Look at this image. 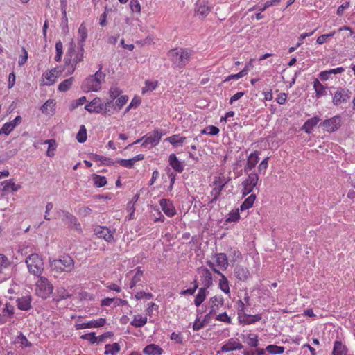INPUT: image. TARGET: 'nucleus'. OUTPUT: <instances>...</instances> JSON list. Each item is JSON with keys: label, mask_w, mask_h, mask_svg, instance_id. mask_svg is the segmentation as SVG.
<instances>
[{"label": "nucleus", "mask_w": 355, "mask_h": 355, "mask_svg": "<svg viewBox=\"0 0 355 355\" xmlns=\"http://www.w3.org/2000/svg\"><path fill=\"white\" fill-rule=\"evenodd\" d=\"M84 53L85 50L83 46H79L76 47L74 41H71L64 58L65 65L71 68V71H69V73H73L77 64L83 60Z\"/></svg>", "instance_id": "1"}, {"label": "nucleus", "mask_w": 355, "mask_h": 355, "mask_svg": "<svg viewBox=\"0 0 355 355\" xmlns=\"http://www.w3.org/2000/svg\"><path fill=\"white\" fill-rule=\"evenodd\" d=\"M105 74L101 71V67L94 76H90L84 81L82 88L85 92H97L101 87V83L104 82Z\"/></svg>", "instance_id": "2"}, {"label": "nucleus", "mask_w": 355, "mask_h": 355, "mask_svg": "<svg viewBox=\"0 0 355 355\" xmlns=\"http://www.w3.org/2000/svg\"><path fill=\"white\" fill-rule=\"evenodd\" d=\"M50 266L53 271L58 274L69 272L74 268V261L69 256H63L61 259L51 261Z\"/></svg>", "instance_id": "3"}, {"label": "nucleus", "mask_w": 355, "mask_h": 355, "mask_svg": "<svg viewBox=\"0 0 355 355\" xmlns=\"http://www.w3.org/2000/svg\"><path fill=\"white\" fill-rule=\"evenodd\" d=\"M25 262L31 274L37 277L41 276L44 271V261L38 254H30Z\"/></svg>", "instance_id": "4"}, {"label": "nucleus", "mask_w": 355, "mask_h": 355, "mask_svg": "<svg viewBox=\"0 0 355 355\" xmlns=\"http://www.w3.org/2000/svg\"><path fill=\"white\" fill-rule=\"evenodd\" d=\"M169 54L173 64L178 67H183L189 62L191 56V51L184 49H173Z\"/></svg>", "instance_id": "5"}, {"label": "nucleus", "mask_w": 355, "mask_h": 355, "mask_svg": "<svg viewBox=\"0 0 355 355\" xmlns=\"http://www.w3.org/2000/svg\"><path fill=\"white\" fill-rule=\"evenodd\" d=\"M53 287L47 278L40 277L35 284V293L37 296L46 299L53 293Z\"/></svg>", "instance_id": "6"}, {"label": "nucleus", "mask_w": 355, "mask_h": 355, "mask_svg": "<svg viewBox=\"0 0 355 355\" xmlns=\"http://www.w3.org/2000/svg\"><path fill=\"white\" fill-rule=\"evenodd\" d=\"M162 137V134L159 132L158 130H154L152 132L148 133L141 139H137L134 141L132 144H139L143 141L141 146L146 148H151L156 146L160 141Z\"/></svg>", "instance_id": "7"}, {"label": "nucleus", "mask_w": 355, "mask_h": 355, "mask_svg": "<svg viewBox=\"0 0 355 355\" xmlns=\"http://www.w3.org/2000/svg\"><path fill=\"white\" fill-rule=\"evenodd\" d=\"M352 92L349 89L343 87H336L332 96V103L335 106H340L348 103L351 98Z\"/></svg>", "instance_id": "8"}, {"label": "nucleus", "mask_w": 355, "mask_h": 355, "mask_svg": "<svg viewBox=\"0 0 355 355\" xmlns=\"http://www.w3.org/2000/svg\"><path fill=\"white\" fill-rule=\"evenodd\" d=\"M211 7L207 0H197L194 4L193 13L200 20H204L211 12Z\"/></svg>", "instance_id": "9"}, {"label": "nucleus", "mask_w": 355, "mask_h": 355, "mask_svg": "<svg viewBox=\"0 0 355 355\" xmlns=\"http://www.w3.org/2000/svg\"><path fill=\"white\" fill-rule=\"evenodd\" d=\"M227 181L223 176H215L212 182L213 189L211 191V195L213 197L209 201V203L216 202L221 194V191L224 189Z\"/></svg>", "instance_id": "10"}, {"label": "nucleus", "mask_w": 355, "mask_h": 355, "mask_svg": "<svg viewBox=\"0 0 355 355\" xmlns=\"http://www.w3.org/2000/svg\"><path fill=\"white\" fill-rule=\"evenodd\" d=\"M62 71L63 70L60 67H55L44 71L42 76L41 85L50 86L53 85Z\"/></svg>", "instance_id": "11"}, {"label": "nucleus", "mask_w": 355, "mask_h": 355, "mask_svg": "<svg viewBox=\"0 0 355 355\" xmlns=\"http://www.w3.org/2000/svg\"><path fill=\"white\" fill-rule=\"evenodd\" d=\"M259 176L256 173H250L248 177L241 183L242 196H245L250 193L259 182Z\"/></svg>", "instance_id": "12"}, {"label": "nucleus", "mask_w": 355, "mask_h": 355, "mask_svg": "<svg viewBox=\"0 0 355 355\" xmlns=\"http://www.w3.org/2000/svg\"><path fill=\"white\" fill-rule=\"evenodd\" d=\"M224 304V298L221 295H215L209 299V311L205 315V320L215 315Z\"/></svg>", "instance_id": "13"}, {"label": "nucleus", "mask_w": 355, "mask_h": 355, "mask_svg": "<svg viewBox=\"0 0 355 355\" xmlns=\"http://www.w3.org/2000/svg\"><path fill=\"white\" fill-rule=\"evenodd\" d=\"M207 265L216 274L219 275L220 279H219L218 286L220 289L224 292L225 294H230V284L229 281L227 277L218 270L213 262L211 261H207Z\"/></svg>", "instance_id": "14"}, {"label": "nucleus", "mask_w": 355, "mask_h": 355, "mask_svg": "<svg viewBox=\"0 0 355 355\" xmlns=\"http://www.w3.org/2000/svg\"><path fill=\"white\" fill-rule=\"evenodd\" d=\"M341 117L337 115L324 120L320 124V125L324 130L329 132H333L341 126Z\"/></svg>", "instance_id": "15"}, {"label": "nucleus", "mask_w": 355, "mask_h": 355, "mask_svg": "<svg viewBox=\"0 0 355 355\" xmlns=\"http://www.w3.org/2000/svg\"><path fill=\"white\" fill-rule=\"evenodd\" d=\"M94 233L99 239H104L107 243L114 242V230H111L105 226H98L94 229Z\"/></svg>", "instance_id": "16"}, {"label": "nucleus", "mask_w": 355, "mask_h": 355, "mask_svg": "<svg viewBox=\"0 0 355 355\" xmlns=\"http://www.w3.org/2000/svg\"><path fill=\"white\" fill-rule=\"evenodd\" d=\"M198 273L200 275V279L202 288H209L213 284V277L211 271L205 267H200L197 269Z\"/></svg>", "instance_id": "17"}, {"label": "nucleus", "mask_w": 355, "mask_h": 355, "mask_svg": "<svg viewBox=\"0 0 355 355\" xmlns=\"http://www.w3.org/2000/svg\"><path fill=\"white\" fill-rule=\"evenodd\" d=\"M345 69L342 67L331 69L329 70L322 71L319 73V78L322 81L332 80L334 76L337 74L343 73Z\"/></svg>", "instance_id": "18"}, {"label": "nucleus", "mask_w": 355, "mask_h": 355, "mask_svg": "<svg viewBox=\"0 0 355 355\" xmlns=\"http://www.w3.org/2000/svg\"><path fill=\"white\" fill-rule=\"evenodd\" d=\"M243 345L239 342L238 338H230L227 343L221 347V352H228L233 350L241 349Z\"/></svg>", "instance_id": "19"}, {"label": "nucleus", "mask_w": 355, "mask_h": 355, "mask_svg": "<svg viewBox=\"0 0 355 355\" xmlns=\"http://www.w3.org/2000/svg\"><path fill=\"white\" fill-rule=\"evenodd\" d=\"M159 205L167 216L173 217L176 214V209L171 200L164 198L161 199L159 201Z\"/></svg>", "instance_id": "20"}, {"label": "nucleus", "mask_w": 355, "mask_h": 355, "mask_svg": "<svg viewBox=\"0 0 355 355\" xmlns=\"http://www.w3.org/2000/svg\"><path fill=\"white\" fill-rule=\"evenodd\" d=\"M259 152L258 150H255L249 155L246 164L244 166V170L245 172L250 171L255 167L259 160Z\"/></svg>", "instance_id": "21"}, {"label": "nucleus", "mask_w": 355, "mask_h": 355, "mask_svg": "<svg viewBox=\"0 0 355 355\" xmlns=\"http://www.w3.org/2000/svg\"><path fill=\"white\" fill-rule=\"evenodd\" d=\"M101 103L100 98H95L85 105V109L90 113H101L102 111Z\"/></svg>", "instance_id": "22"}, {"label": "nucleus", "mask_w": 355, "mask_h": 355, "mask_svg": "<svg viewBox=\"0 0 355 355\" xmlns=\"http://www.w3.org/2000/svg\"><path fill=\"white\" fill-rule=\"evenodd\" d=\"M102 113L105 116H111L115 112H118L116 106L114 105V102L112 100L107 101L105 103H101Z\"/></svg>", "instance_id": "23"}, {"label": "nucleus", "mask_w": 355, "mask_h": 355, "mask_svg": "<svg viewBox=\"0 0 355 355\" xmlns=\"http://www.w3.org/2000/svg\"><path fill=\"white\" fill-rule=\"evenodd\" d=\"M313 89L315 93V98L318 99L327 95V87L323 85L318 79L313 80Z\"/></svg>", "instance_id": "24"}, {"label": "nucleus", "mask_w": 355, "mask_h": 355, "mask_svg": "<svg viewBox=\"0 0 355 355\" xmlns=\"http://www.w3.org/2000/svg\"><path fill=\"white\" fill-rule=\"evenodd\" d=\"M168 162L170 166L178 173H181L184 171L182 163L178 160L175 154L172 153L169 155Z\"/></svg>", "instance_id": "25"}, {"label": "nucleus", "mask_w": 355, "mask_h": 355, "mask_svg": "<svg viewBox=\"0 0 355 355\" xmlns=\"http://www.w3.org/2000/svg\"><path fill=\"white\" fill-rule=\"evenodd\" d=\"M215 259L217 266L222 270H225L228 267V260L225 253H216Z\"/></svg>", "instance_id": "26"}, {"label": "nucleus", "mask_w": 355, "mask_h": 355, "mask_svg": "<svg viewBox=\"0 0 355 355\" xmlns=\"http://www.w3.org/2000/svg\"><path fill=\"white\" fill-rule=\"evenodd\" d=\"M31 297L28 295L17 299V307L20 310L28 311L31 307Z\"/></svg>", "instance_id": "27"}, {"label": "nucleus", "mask_w": 355, "mask_h": 355, "mask_svg": "<svg viewBox=\"0 0 355 355\" xmlns=\"http://www.w3.org/2000/svg\"><path fill=\"white\" fill-rule=\"evenodd\" d=\"M320 119L318 116H313L309 119L303 125L302 130L308 134H310L313 130V128L318 123Z\"/></svg>", "instance_id": "28"}, {"label": "nucleus", "mask_w": 355, "mask_h": 355, "mask_svg": "<svg viewBox=\"0 0 355 355\" xmlns=\"http://www.w3.org/2000/svg\"><path fill=\"white\" fill-rule=\"evenodd\" d=\"M1 184L3 185L2 191L4 192H8L11 190L12 192H16L21 189L20 184H17L14 182L12 179H10L1 182Z\"/></svg>", "instance_id": "29"}, {"label": "nucleus", "mask_w": 355, "mask_h": 355, "mask_svg": "<svg viewBox=\"0 0 355 355\" xmlns=\"http://www.w3.org/2000/svg\"><path fill=\"white\" fill-rule=\"evenodd\" d=\"M236 277L241 281H245L250 277L249 270L243 266H237L234 270Z\"/></svg>", "instance_id": "30"}, {"label": "nucleus", "mask_w": 355, "mask_h": 355, "mask_svg": "<svg viewBox=\"0 0 355 355\" xmlns=\"http://www.w3.org/2000/svg\"><path fill=\"white\" fill-rule=\"evenodd\" d=\"M143 352L146 355H161L163 349L155 344H150L145 347Z\"/></svg>", "instance_id": "31"}, {"label": "nucleus", "mask_w": 355, "mask_h": 355, "mask_svg": "<svg viewBox=\"0 0 355 355\" xmlns=\"http://www.w3.org/2000/svg\"><path fill=\"white\" fill-rule=\"evenodd\" d=\"M78 44L84 47L85 42L87 37V28L84 22H83L78 31Z\"/></svg>", "instance_id": "32"}, {"label": "nucleus", "mask_w": 355, "mask_h": 355, "mask_svg": "<svg viewBox=\"0 0 355 355\" xmlns=\"http://www.w3.org/2000/svg\"><path fill=\"white\" fill-rule=\"evenodd\" d=\"M208 291L206 288H200L194 299V304L196 306L198 307L201 305V304L205 301L206 297L207 295Z\"/></svg>", "instance_id": "33"}, {"label": "nucleus", "mask_w": 355, "mask_h": 355, "mask_svg": "<svg viewBox=\"0 0 355 355\" xmlns=\"http://www.w3.org/2000/svg\"><path fill=\"white\" fill-rule=\"evenodd\" d=\"M148 321L146 316H143L141 314L135 315L133 320L130 322V324L136 328H139L144 326Z\"/></svg>", "instance_id": "34"}, {"label": "nucleus", "mask_w": 355, "mask_h": 355, "mask_svg": "<svg viewBox=\"0 0 355 355\" xmlns=\"http://www.w3.org/2000/svg\"><path fill=\"white\" fill-rule=\"evenodd\" d=\"M55 103L54 99H49L42 106L41 111L46 114H52L54 112Z\"/></svg>", "instance_id": "35"}, {"label": "nucleus", "mask_w": 355, "mask_h": 355, "mask_svg": "<svg viewBox=\"0 0 355 355\" xmlns=\"http://www.w3.org/2000/svg\"><path fill=\"white\" fill-rule=\"evenodd\" d=\"M261 319V317L258 314L251 315L244 313L243 318L241 317L239 320L240 322L243 323V324H251L259 321Z\"/></svg>", "instance_id": "36"}, {"label": "nucleus", "mask_w": 355, "mask_h": 355, "mask_svg": "<svg viewBox=\"0 0 355 355\" xmlns=\"http://www.w3.org/2000/svg\"><path fill=\"white\" fill-rule=\"evenodd\" d=\"M256 198L257 196L254 193H252L248 198H246L240 206V211H243L251 208L254 203Z\"/></svg>", "instance_id": "37"}, {"label": "nucleus", "mask_w": 355, "mask_h": 355, "mask_svg": "<svg viewBox=\"0 0 355 355\" xmlns=\"http://www.w3.org/2000/svg\"><path fill=\"white\" fill-rule=\"evenodd\" d=\"M185 137H180V135H173L166 139L173 146H182L186 141Z\"/></svg>", "instance_id": "38"}, {"label": "nucleus", "mask_w": 355, "mask_h": 355, "mask_svg": "<svg viewBox=\"0 0 355 355\" xmlns=\"http://www.w3.org/2000/svg\"><path fill=\"white\" fill-rule=\"evenodd\" d=\"M80 338L83 340H88L90 344H94L98 341V340L99 342H102L103 340L104 335H101L99 337H96L95 333L91 332L83 334L80 336Z\"/></svg>", "instance_id": "39"}, {"label": "nucleus", "mask_w": 355, "mask_h": 355, "mask_svg": "<svg viewBox=\"0 0 355 355\" xmlns=\"http://www.w3.org/2000/svg\"><path fill=\"white\" fill-rule=\"evenodd\" d=\"M14 314V307L11 304H6V307L3 310L2 315L0 314V320L2 323L6 322L4 318H11Z\"/></svg>", "instance_id": "40"}, {"label": "nucleus", "mask_w": 355, "mask_h": 355, "mask_svg": "<svg viewBox=\"0 0 355 355\" xmlns=\"http://www.w3.org/2000/svg\"><path fill=\"white\" fill-rule=\"evenodd\" d=\"M120 345L117 343L107 344L105 347V354L116 355L120 352Z\"/></svg>", "instance_id": "41"}, {"label": "nucleus", "mask_w": 355, "mask_h": 355, "mask_svg": "<svg viewBox=\"0 0 355 355\" xmlns=\"http://www.w3.org/2000/svg\"><path fill=\"white\" fill-rule=\"evenodd\" d=\"M333 355H347V349L340 341L334 343Z\"/></svg>", "instance_id": "42"}, {"label": "nucleus", "mask_w": 355, "mask_h": 355, "mask_svg": "<svg viewBox=\"0 0 355 355\" xmlns=\"http://www.w3.org/2000/svg\"><path fill=\"white\" fill-rule=\"evenodd\" d=\"M144 274V270L141 269L140 267L137 268L136 272L135 275L132 277L131 282L130 283V288H132L135 287L139 282H141V277Z\"/></svg>", "instance_id": "43"}, {"label": "nucleus", "mask_w": 355, "mask_h": 355, "mask_svg": "<svg viewBox=\"0 0 355 355\" xmlns=\"http://www.w3.org/2000/svg\"><path fill=\"white\" fill-rule=\"evenodd\" d=\"M74 78L71 77L61 82L58 85V90L62 92L68 91L72 86Z\"/></svg>", "instance_id": "44"}, {"label": "nucleus", "mask_w": 355, "mask_h": 355, "mask_svg": "<svg viewBox=\"0 0 355 355\" xmlns=\"http://www.w3.org/2000/svg\"><path fill=\"white\" fill-rule=\"evenodd\" d=\"M44 144H48V150L46 155L48 157H53L56 149V142L54 139H47L44 141Z\"/></svg>", "instance_id": "45"}, {"label": "nucleus", "mask_w": 355, "mask_h": 355, "mask_svg": "<svg viewBox=\"0 0 355 355\" xmlns=\"http://www.w3.org/2000/svg\"><path fill=\"white\" fill-rule=\"evenodd\" d=\"M158 86V81H151L147 80L145 81L144 87L142 88V93H146L155 90Z\"/></svg>", "instance_id": "46"}, {"label": "nucleus", "mask_w": 355, "mask_h": 355, "mask_svg": "<svg viewBox=\"0 0 355 355\" xmlns=\"http://www.w3.org/2000/svg\"><path fill=\"white\" fill-rule=\"evenodd\" d=\"M62 221L69 225L76 224V218L68 211H62Z\"/></svg>", "instance_id": "47"}, {"label": "nucleus", "mask_w": 355, "mask_h": 355, "mask_svg": "<svg viewBox=\"0 0 355 355\" xmlns=\"http://www.w3.org/2000/svg\"><path fill=\"white\" fill-rule=\"evenodd\" d=\"M106 323L105 318H98V320H93L87 322V328H98L103 327Z\"/></svg>", "instance_id": "48"}, {"label": "nucleus", "mask_w": 355, "mask_h": 355, "mask_svg": "<svg viewBox=\"0 0 355 355\" xmlns=\"http://www.w3.org/2000/svg\"><path fill=\"white\" fill-rule=\"evenodd\" d=\"M266 350L272 354H281L284 352V347L275 345H269L266 347Z\"/></svg>", "instance_id": "49"}, {"label": "nucleus", "mask_w": 355, "mask_h": 355, "mask_svg": "<svg viewBox=\"0 0 355 355\" xmlns=\"http://www.w3.org/2000/svg\"><path fill=\"white\" fill-rule=\"evenodd\" d=\"M128 96L127 95L119 96L115 101L114 105L116 106L117 111H119L128 102Z\"/></svg>", "instance_id": "50"}, {"label": "nucleus", "mask_w": 355, "mask_h": 355, "mask_svg": "<svg viewBox=\"0 0 355 355\" xmlns=\"http://www.w3.org/2000/svg\"><path fill=\"white\" fill-rule=\"evenodd\" d=\"M87 130L85 125L80 127L79 131L76 135V139L80 143H83L87 140Z\"/></svg>", "instance_id": "51"}, {"label": "nucleus", "mask_w": 355, "mask_h": 355, "mask_svg": "<svg viewBox=\"0 0 355 355\" xmlns=\"http://www.w3.org/2000/svg\"><path fill=\"white\" fill-rule=\"evenodd\" d=\"M247 343L251 347H256L259 345L258 336L255 334H249L247 336Z\"/></svg>", "instance_id": "52"}, {"label": "nucleus", "mask_w": 355, "mask_h": 355, "mask_svg": "<svg viewBox=\"0 0 355 355\" xmlns=\"http://www.w3.org/2000/svg\"><path fill=\"white\" fill-rule=\"evenodd\" d=\"M94 185L97 187H102L107 184V180L105 177L95 175L93 178Z\"/></svg>", "instance_id": "53"}, {"label": "nucleus", "mask_w": 355, "mask_h": 355, "mask_svg": "<svg viewBox=\"0 0 355 355\" xmlns=\"http://www.w3.org/2000/svg\"><path fill=\"white\" fill-rule=\"evenodd\" d=\"M192 284L193 285V286L192 288L182 291L181 295H193L195 293L196 291L198 288V284L196 280H194L192 282Z\"/></svg>", "instance_id": "54"}, {"label": "nucleus", "mask_w": 355, "mask_h": 355, "mask_svg": "<svg viewBox=\"0 0 355 355\" xmlns=\"http://www.w3.org/2000/svg\"><path fill=\"white\" fill-rule=\"evenodd\" d=\"M220 130L218 128L214 125H209L205 128L202 131V134L209 135H216L219 133Z\"/></svg>", "instance_id": "55"}, {"label": "nucleus", "mask_w": 355, "mask_h": 355, "mask_svg": "<svg viewBox=\"0 0 355 355\" xmlns=\"http://www.w3.org/2000/svg\"><path fill=\"white\" fill-rule=\"evenodd\" d=\"M15 128V124L6 123L3 127L0 129V135L5 134L8 135Z\"/></svg>", "instance_id": "56"}, {"label": "nucleus", "mask_w": 355, "mask_h": 355, "mask_svg": "<svg viewBox=\"0 0 355 355\" xmlns=\"http://www.w3.org/2000/svg\"><path fill=\"white\" fill-rule=\"evenodd\" d=\"M153 295L151 293H146L143 291L137 292L135 295V297L137 300H141V299L150 300V299L153 298Z\"/></svg>", "instance_id": "57"}, {"label": "nucleus", "mask_w": 355, "mask_h": 355, "mask_svg": "<svg viewBox=\"0 0 355 355\" xmlns=\"http://www.w3.org/2000/svg\"><path fill=\"white\" fill-rule=\"evenodd\" d=\"M334 35H335V31H334L328 34H323L317 38L316 42L318 44H322L325 43L329 38L333 37Z\"/></svg>", "instance_id": "58"}, {"label": "nucleus", "mask_w": 355, "mask_h": 355, "mask_svg": "<svg viewBox=\"0 0 355 355\" xmlns=\"http://www.w3.org/2000/svg\"><path fill=\"white\" fill-rule=\"evenodd\" d=\"M108 93L110 100L113 101L120 96L121 91L117 87H112Z\"/></svg>", "instance_id": "59"}, {"label": "nucleus", "mask_w": 355, "mask_h": 355, "mask_svg": "<svg viewBox=\"0 0 355 355\" xmlns=\"http://www.w3.org/2000/svg\"><path fill=\"white\" fill-rule=\"evenodd\" d=\"M130 7L132 12L140 14L141 5L138 0H130Z\"/></svg>", "instance_id": "60"}, {"label": "nucleus", "mask_w": 355, "mask_h": 355, "mask_svg": "<svg viewBox=\"0 0 355 355\" xmlns=\"http://www.w3.org/2000/svg\"><path fill=\"white\" fill-rule=\"evenodd\" d=\"M239 210L240 209H236L235 211H231L229 215H228V217L226 220L227 222H236L239 220L240 218V214H239Z\"/></svg>", "instance_id": "61"}, {"label": "nucleus", "mask_w": 355, "mask_h": 355, "mask_svg": "<svg viewBox=\"0 0 355 355\" xmlns=\"http://www.w3.org/2000/svg\"><path fill=\"white\" fill-rule=\"evenodd\" d=\"M117 162L123 167L127 168H132L133 166L135 165V163L132 160V159H121L117 161Z\"/></svg>", "instance_id": "62"}, {"label": "nucleus", "mask_w": 355, "mask_h": 355, "mask_svg": "<svg viewBox=\"0 0 355 355\" xmlns=\"http://www.w3.org/2000/svg\"><path fill=\"white\" fill-rule=\"evenodd\" d=\"M216 320L223 322L226 324H231L232 319L230 316L227 315L226 312H223L216 315Z\"/></svg>", "instance_id": "63"}, {"label": "nucleus", "mask_w": 355, "mask_h": 355, "mask_svg": "<svg viewBox=\"0 0 355 355\" xmlns=\"http://www.w3.org/2000/svg\"><path fill=\"white\" fill-rule=\"evenodd\" d=\"M207 320H205V318L203 320H200L199 318H197L193 324V331H199L200 329H202L205 325V322Z\"/></svg>", "instance_id": "64"}]
</instances>
